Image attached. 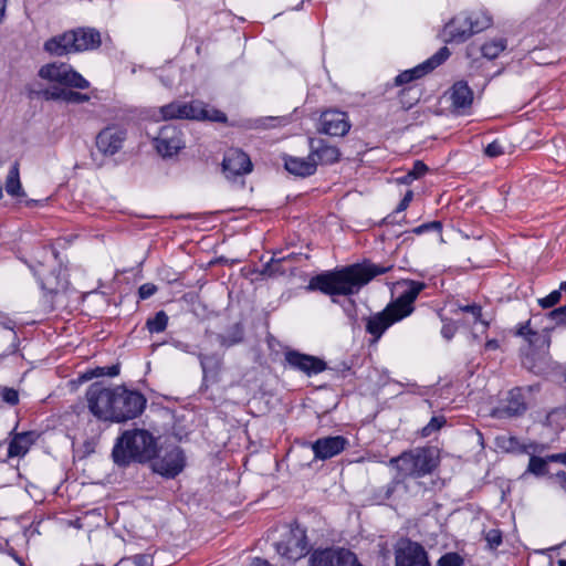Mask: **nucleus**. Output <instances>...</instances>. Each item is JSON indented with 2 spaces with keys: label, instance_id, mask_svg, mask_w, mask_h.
I'll return each instance as SVG.
<instances>
[{
  "label": "nucleus",
  "instance_id": "obj_1",
  "mask_svg": "<svg viewBox=\"0 0 566 566\" xmlns=\"http://www.w3.org/2000/svg\"><path fill=\"white\" fill-rule=\"evenodd\" d=\"M387 271L376 264H353L336 271L325 272L311 279L307 290H318L331 296L352 295L378 274Z\"/></svg>",
  "mask_w": 566,
  "mask_h": 566
},
{
  "label": "nucleus",
  "instance_id": "obj_2",
  "mask_svg": "<svg viewBox=\"0 0 566 566\" xmlns=\"http://www.w3.org/2000/svg\"><path fill=\"white\" fill-rule=\"evenodd\" d=\"M405 284L407 289L392 304L388 305L382 312L368 318L366 329L375 336V340L379 339L389 326L405 318L412 312V304L424 287L423 283L416 281H408Z\"/></svg>",
  "mask_w": 566,
  "mask_h": 566
},
{
  "label": "nucleus",
  "instance_id": "obj_3",
  "mask_svg": "<svg viewBox=\"0 0 566 566\" xmlns=\"http://www.w3.org/2000/svg\"><path fill=\"white\" fill-rule=\"evenodd\" d=\"M156 441L145 429L126 430L117 439L113 449L114 462L126 465L130 461L144 462L154 458Z\"/></svg>",
  "mask_w": 566,
  "mask_h": 566
},
{
  "label": "nucleus",
  "instance_id": "obj_4",
  "mask_svg": "<svg viewBox=\"0 0 566 566\" xmlns=\"http://www.w3.org/2000/svg\"><path fill=\"white\" fill-rule=\"evenodd\" d=\"M158 118L161 119H196L226 122V115L212 107H208L200 101L189 103L174 102L158 109Z\"/></svg>",
  "mask_w": 566,
  "mask_h": 566
},
{
  "label": "nucleus",
  "instance_id": "obj_5",
  "mask_svg": "<svg viewBox=\"0 0 566 566\" xmlns=\"http://www.w3.org/2000/svg\"><path fill=\"white\" fill-rule=\"evenodd\" d=\"M276 553L287 562H295L308 553V542L304 528L295 525L283 526L274 544Z\"/></svg>",
  "mask_w": 566,
  "mask_h": 566
},
{
  "label": "nucleus",
  "instance_id": "obj_6",
  "mask_svg": "<svg viewBox=\"0 0 566 566\" xmlns=\"http://www.w3.org/2000/svg\"><path fill=\"white\" fill-rule=\"evenodd\" d=\"M390 465H395L402 476H422L430 473L437 465L429 449L418 448L392 458Z\"/></svg>",
  "mask_w": 566,
  "mask_h": 566
},
{
  "label": "nucleus",
  "instance_id": "obj_7",
  "mask_svg": "<svg viewBox=\"0 0 566 566\" xmlns=\"http://www.w3.org/2000/svg\"><path fill=\"white\" fill-rule=\"evenodd\" d=\"M145 407L146 399L142 394L120 386L115 387L113 422L119 423L132 420L142 415Z\"/></svg>",
  "mask_w": 566,
  "mask_h": 566
},
{
  "label": "nucleus",
  "instance_id": "obj_8",
  "mask_svg": "<svg viewBox=\"0 0 566 566\" xmlns=\"http://www.w3.org/2000/svg\"><path fill=\"white\" fill-rule=\"evenodd\" d=\"M86 401L90 411L97 419L113 422L115 387H104L95 382L86 391Z\"/></svg>",
  "mask_w": 566,
  "mask_h": 566
},
{
  "label": "nucleus",
  "instance_id": "obj_9",
  "mask_svg": "<svg viewBox=\"0 0 566 566\" xmlns=\"http://www.w3.org/2000/svg\"><path fill=\"white\" fill-rule=\"evenodd\" d=\"M39 76L49 82L80 90H85L90 86L88 81L66 63L54 62L45 64L39 70Z\"/></svg>",
  "mask_w": 566,
  "mask_h": 566
},
{
  "label": "nucleus",
  "instance_id": "obj_10",
  "mask_svg": "<svg viewBox=\"0 0 566 566\" xmlns=\"http://www.w3.org/2000/svg\"><path fill=\"white\" fill-rule=\"evenodd\" d=\"M308 566H363L357 555L345 548L316 549L308 557Z\"/></svg>",
  "mask_w": 566,
  "mask_h": 566
},
{
  "label": "nucleus",
  "instance_id": "obj_11",
  "mask_svg": "<svg viewBox=\"0 0 566 566\" xmlns=\"http://www.w3.org/2000/svg\"><path fill=\"white\" fill-rule=\"evenodd\" d=\"M153 470L166 478H175L185 468V455L178 447L159 453L151 463Z\"/></svg>",
  "mask_w": 566,
  "mask_h": 566
},
{
  "label": "nucleus",
  "instance_id": "obj_12",
  "mask_svg": "<svg viewBox=\"0 0 566 566\" xmlns=\"http://www.w3.org/2000/svg\"><path fill=\"white\" fill-rule=\"evenodd\" d=\"M396 566H430L424 548L411 541L400 542L395 554Z\"/></svg>",
  "mask_w": 566,
  "mask_h": 566
},
{
  "label": "nucleus",
  "instance_id": "obj_13",
  "mask_svg": "<svg viewBox=\"0 0 566 566\" xmlns=\"http://www.w3.org/2000/svg\"><path fill=\"white\" fill-rule=\"evenodd\" d=\"M450 55L448 48H441L433 56L424 61L423 63L401 72L396 76L395 83L397 85L409 83L413 80L420 78L424 76L427 73L434 70L439 66L443 61H446Z\"/></svg>",
  "mask_w": 566,
  "mask_h": 566
},
{
  "label": "nucleus",
  "instance_id": "obj_14",
  "mask_svg": "<svg viewBox=\"0 0 566 566\" xmlns=\"http://www.w3.org/2000/svg\"><path fill=\"white\" fill-rule=\"evenodd\" d=\"M184 146L181 133L171 125L164 126L155 138V147L163 157L176 155Z\"/></svg>",
  "mask_w": 566,
  "mask_h": 566
},
{
  "label": "nucleus",
  "instance_id": "obj_15",
  "mask_svg": "<svg viewBox=\"0 0 566 566\" xmlns=\"http://www.w3.org/2000/svg\"><path fill=\"white\" fill-rule=\"evenodd\" d=\"M126 139V133L118 126H107L96 136V147L107 156L115 155Z\"/></svg>",
  "mask_w": 566,
  "mask_h": 566
},
{
  "label": "nucleus",
  "instance_id": "obj_16",
  "mask_svg": "<svg viewBox=\"0 0 566 566\" xmlns=\"http://www.w3.org/2000/svg\"><path fill=\"white\" fill-rule=\"evenodd\" d=\"M322 132L331 136H344L350 128L346 113L340 111H326L321 115Z\"/></svg>",
  "mask_w": 566,
  "mask_h": 566
},
{
  "label": "nucleus",
  "instance_id": "obj_17",
  "mask_svg": "<svg viewBox=\"0 0 566 566\" xmlns=\"http://www.w3.org/2000/svg\"><path fill=\"white\" fill-rule=\"evenodd\" d=\"M452 112L462 114L473 102V92L464 81L455 82L447 92Z\"/></svg>",
  "mask_w": 566,
  "mask_h": 566
},
{
  "label": "nucleus",
  "instance_id": "obj_18",
  "mask_svg": "<svg viewBox=\"0 0 566 566\" xmlns=\"http://www.w3.org/2000/svg\"><path fill=\"white\" fill-rule=\"evenodd\" d=\"M252 163L247 154L239 149H231L223 159V170L228 178L249 174Z\"/></svg>",
  "mask_w": 566,
  "mask_h": 566
},
{
  "label": "nucleus",
  "instance_id": "obj_19",
  "mask_svg": "<svg viewBox=\"0 0 566 566\" xmlns=\"http://www.w3.org/2000/svg\"><path fill=\"white\" fill-rule=\"evenodd\" d=\"M347 446V440L344 437H325L317 439L312 444L315 459L326 460L339 454Z\"/></svg>",
  "mask_w": 566,
  "mask_h": 566
},
{
  "label": "nucleus",
  "instance_id": "obj_20",
  "mask_svg": "<svg viewBox=\"0 0 566 566\" xmlns=\"http://www.w3.org/2000/svg\"><path fill=\"white\" fill-rule=\"evenodd\" d=\"M285 359L291 367L298 369L308 376L322 373L326 368L323 360L297 352L286 353Z\"/></svg>",
  "mask_w": 566,
  "mask_h": 566
},
{
  "label": "nucleus",
  "instance_id": "obj_21",
  "mask_svg": "<svg viewBox=\"0 0 566 566\" xmlns=\"http://www.w3.org/2000/svg\"><path fill=\"white\" fill-rule=\"evenodd\" d=\"M526 405L520 389H513L509 392L506 400L495 408L492 412L494 417L504 418L523 413Z\"/></svg>",
  "mask_w": 566,
  "mask_h": 566
},
{
  "label": "nucleus",
  "instance_id": "obj_22",
  "mask_svg": "<svg viewBox=\"0 0 566 566\" xmlns=\"http://www.w3.org/2000/svg\"><path fill=\"white\" fill-rule=\"evenodd\" d=\"M72 44L74 52H82L97 49L101 45V34L91 28L72 30Z\"/></svg>",
  "mask_w": 566,
  "mask_h": 566
},
{
  "label": "nucleus",
  "instance_id": "obj_23",
  "mask_svg": "<svg viewBox=\"0 0 566 566\" xmlns=\"http://www.w3.org/2000/svg\"><path fill=\"white\" fill-rule=\"evenodd\" d=\"M471 35L465 13L454 17L443 29V38L447 42H463Z\"/></svg>",
  "mask_w": 566,
  "mask_h": 566
},
{
  "label": "nucleus",
  "instance_id": "obj_24",
  "mask_svg": "<svg viewBox=\"0 0 566 566\" xmlns=\"http://www.w3.org/2000/svg\"><path fill=\"white\" fill-rule=\"evenodd\" d=\"M36 434L32 431L20 432L12 436L8 448V457L21 458L24 457L30 450L31 446L35 442Z\"/></svg>",
  "mask_w": 566,
  "mask_h": 566
},
{
  "label": "nucleus",
  "instance_id": "obj_25",
  "mask_svg": "<svg viewBox=\"0 0 566 566\" xmlns=\"http://www.w3.org/2000/svg\"><path fill=\"white\" fill-rule=\"evenodd\" d=\"M317 166L316 159L312 153L306 158L300 157H287L285 159V168L289 172L300 176L306 177L311 176L315 172Z\"/></svg>",
  "mask_w": 566,
  "mask_h": 566
},
{
  "label": "nucleus",
  "instance_id": "obj_26",
  "mask_svg": "<svg viewBox=\"0 0 566 566\" xmlns=\"http://www.w3.org/2000/svg\"><path fill=\"white\" fill-rule=\"evenodd\" d=\"M72 36L71 31L53 36L44 43V50L50 54L57 56L75 53L72 44Z\"/></svg>",
  "mask_w": 566,
  "mask_h": 566
},
{
  "label": "nucleus",
  "instance_id": "obj_27",
  "mask_svg": "<svg viewBox=\"0 0 566 566\" xmlns=\"http://www.w3.org/2000/svg\"><path fill=\"white\" fill-rule=\"evenodd\" d=\"M4 189L7 193L12 198H24L25 191L23 190L21 180H20V167L19 163L14 161L8 171L4 181Z\"/></svg>",
  "mask_w": 566,
  "mask_h": 566
},
{
  "label": "nucleus",
  "instance_id": "obj_28",
  "mask_svg": "<svg viewBox=\"0 0 566 566\" xmlns=\"http://www.w3.org/2000/svg\"><path fill=\"white\" fill-rule=\"evenodd\" d=\"M467 14V20L471 34L479 33L492 24V19L483 11H472Z\"/></svg>",
  "mask_w": 566,
  "mask_h": 566
},
{
  "label": "nucleus",
  "instance_id": "obj_29",
  "mask_svg": "<svg viewBox=\"0 0 566 566\" xmlns=\"http://www.w3.org/2000/svg\"><path fill=\"white\" fill-rule=\"evenodd\" d=\"M312 155L314 156V159H316L317 164H333L339 158L338 149L331 145H322L312 151Z\"/></svg>",
  "mask_w": 566,
  "mask_h": 566
},
{
  "label": "nucleus",
  "instance_id": "obj_30",
  "mask_svg": "<svg viewBox=\"0 0 566 566\" xmlns=\"http://www.w3.org/2000/svg\"><path fill=\"white\" fill-rule=\"evenodd\" d=\"M506 48V42L502 38L492 39L486 41L481 46V53L484 57L492 60L497 57Z\"/></svg>",
  "mask_w": 566,
  "mask_h": 566
},
{
  "label": "nucleus",
  "instance_id": "obj_31",
  "mask_svg": "<svg viewBox=\"0 0 566 566\" xmlns=\"http://www.w3.org/2000/svg\"><path fill=\"white\" fill-rule=\"evenodd\" d=\"M168 316L165 312H158L154 318L148 319L147 327L150 333L164 332L167 327Z\"/></svg>",
  "mask_w": 566,
  "mask_h": 566
},
{
  "label": "nucleus",
  "instance_id": "obj_32",
  "mask_svg": "<svg viewBox=\"0 0 566 566\" xmlns=\"http://www.w3.org/2000/svg\"><path fill=\"white\" fill-rule=\"evenodd\" d=\"M118 373H119V368L117 366H112V367H108V368L97 367L95 369H91V370L85 371L81 376V379L82 380H91L94 377H101V376H104V375L117 376Z\"/></svg>",
  "mask_w": 566,
  "mask_h": 566
},
{
  "label": "nucleus",
  "instance_id": "obj_33",
  "mask_svg": "<svg viewBox=\"0 0 566 566\" xmlns=\"http://www.w3.org/2000/svg\"><path fill=\"white\" fill-rule=\"evenodd\" d=\"M547 469V460L538 457H532L528 463V472L535 475H544Z\"/></svg>",
  "mask_w": 566,
  "mask_h": 566
},
{
  "label": "nucleus",
  "instance_id": "obj_34",
  "mask_svg": "<svg viewBox=\"0 0 566 566\" xmlns=\"http://www.w3.org/2000/svg\"><path fill=\"white\" fill-rule=\"evenodd\" d=\"M484 539L490 549H495L502 544V532L497 528L485 531Z\"/></svg>",
  "mask_w": 566,
  "mask_h": 566
},
{
  "label": "nucleus",
  "instance_id": "obj_35",
  "mask_svg": "<svg viewBox=\"0 0 566 566\" xmlns=\"http://www.w3.org/2000/svg\"><path fill=\"white\" fill-rule=\"evenodd\" d=\"M426 171L427 166L422 161H417L415 163L412 170H410L405 177L401 178V181L407 184L423 176Z\"/></svg>",
  "mask_w": 566,
  "mask_h": 566
},
{
  "label": "nucleus",
  "instance_id": "obj_36",
  "mask_svg": "<svg viewBox=\"0 0 566 566\" xmlns=\"http://www.w3.org/2000/svg\"><path fill=\"white\" fill-rule=\"evenodd\" d=\"M438 566H463V558L457 553H447L440 557Z\"/></svg>",
  "mask_w": 566,
  "mask_h": 566
},
{
  "label": "nucleus",
  "instance_id": "obj_37",
  "mask_svg": "<svg viewBox=\"0 0 566 566\" xmlns=\"http://www.w3.org/2000/svg\"><path fill=\"white\" fill-rule=\"evenodd\" d=\"M63 101L66 103L81 104L88 102L90 96L87 94L65 90V93L63 94Z\"/></svg>",
  "mask_w": 566,
  "mask_h": 566
},
{
  "label": "nucleus",
  "instance_id": "obj_38",
  "mask_svg": "<svg viewBox=\"0 0 566 566\" xmlns=\"http://www.w3.org/2000/svg\"><path fill=\"white\" fill-rule=\"evenodd\" d=\"M560 297H562L560 291L555 290V291L551 292L547 296L539 298L538 304L543 308H549V307H553L554 305H556L559 302Z\"/></svg>",
  "mask_w": 566,
  "mask_h": 566
},
{
  "label": "nucleus",
  "instance_id": "obj_39",
  "mask_svg": "<svg viewBox=\"0 0 566 566\" xmlns=\"http://www.w3.org/2000/svg\"><path fill=\"white\" fill-rule=\"evenodd\" d=\"M1 398L4 402L14 406L19 402V394L13 388H2L0 391Z\"/></svg>",
  "mask_w": 566,
  "mask_h": 566
},
{
  "label": "nucleus",
  "instance_id": "obj_40",
  "mask_svg": "<svg viewBox=\"0 0 566 566\" xmlns=\"http://www.w3.org/2000/svg\"><path fill=\"white\" fill-rule=\"evenodd\" d=\"M446 420L443 417H433L430 422L422 429V434L424 437L430 436L432 432L439 430Z\"/></svg>",
  "mask_w": 566,
  "mask_h": 566
},
{
  "label": "nucleus",
  "instance_id": "obj_41",
  "mask_svg": "<svg viewBox=\"0 0 566 566\" xmlns=\"http://www.w3.org/2000/svg\"><path fill=\"white\" fill-rule=\"evenodd\" d=\"M484 151H485L486 156H489L491 158H494V157H497V156L502 155L504 153V148H503L501 143L495 140V142L490 143L485 147Z\"/></svg>",
  "mask_w": 566,
  "mask_h": 566
},
{
  "label": "nucleus",
  "instance_id": "obj_42",
  "mask_svg": "<svg viewBox=\"0 0 566 566\" xmlns=\"http://www.w3.org/2000/svg\"><path fill=\"white\" fill-rule=\"evenodd\" d=\"M430 229H436L438 231L439 238L441 239V234H440L441 224L438 221H433V222H430V223L421 224V226L415 228L412 231L416 234H421L424 231L430 230Z\"/></svg>",
  "mask_w": 566,
  "mask_h": 566
},
{
  "label": "nucleus",
  "instance_id": "obj_43",
  "mask_svg": "<svg viewBox=\"0 0 566 566\" xmlns=\"http://www.w3.org/2000/svg\"><path fill=\"white\" fill-rule=\"evenodd\" d=\"M156 291H157L156 285H154L151 283H145L139 287L138 294H139L140 298L146 300V298L150 297L151 295H154L156 293Z\"/></svg>",
  "mask_w": 566,
  "mask_h": 566
},
{
  "label": "nucleus",
  "instance_id": "obj_44",
  "mask_svg": "<svg viewBox=\"0 0 566 566\" xmlns=\"http://www.w3.org/2000/svg\"><path fill=\"white\" fill-rule=\"evenodd\" d=\"M549 316L556 323H564L566 321V304L564 306L553 310L549 313Z\"/></svg>",
  "mask_w": 566,
  "mask_h": 566
},
{
  "label": "nucleus",
  "instance_id": "obj_45",
  "mask_svg": "<svg viewBox=\"0 0 566 566\" xmlns=\"http://www.w3.org/2000/svg\"><path fill=\"white\" fill-rule=\"evenodd\" d=\"M65 93V90L63 88H54V90H48L44 92V95L48 99H61L63 101V94Z\"/></svg>",
  "mask_w": 566,
  "mask_h": 566
},
{
  "label": "nucleus",
  "instance_id": "obj_46",
  "mask_svg": "<svg viewBox=\"0 0 566 566\" xmlns=\"http://www.w3.org/2000/svg\"><path fill=\"white\" fill-rule=\"evenodd\" d=\"M518 336H523L525 338H527L530 342L531 338L530 336L531 335H534L535 333H533L530 328V322H526L525 324L521 325V327L517 329V333H516Z\"/></svg>",
  "mask_w": 566,
  "mask_h": 566
},
{
  "label": "nucleus",
  "instance_id": "obj_47",
  "mask_svg": "<svg viewBox=\"0 0 566 566\" xmlns=\"http://www.w3.org/2000/svg\"><path fill=\"white\" fill-rule=\"evenodd\" d=\"M462 311L470 312L475 321H479L481 317V307L478 305H467L461 307Z\"/></svg>",
  "mask_w": 566,
  "mask_h": 566
},
{
  "label": "nucleus",
  "instance_id": "obj_48",
  "mask_svg": "<svg viewBox=\"0 0 566 566\" xmlns=\"http://www.w3.org/2000/svg\"><path fill=\"white\" fill-rule=\"evenodd\" d=\"M454 332H455V327L452 324H444L441 329L443 337L447 339L452 338V336L454 335Z\"/></svg>",
  "mask_w": 566,
  "mask_h": 566
},
{
  "label": "nucleus",
  "instance_id": "obj_49",
  "mask_svg": "<svg viewBox=\"0 0 566 566\" xmlns=\"http://www.w3.org/2000/svg\"><path fill=\"white\" fill-rule=\"evenodd\" d=\"M412 197H413L412 191H408L399 205V210H405L408 207V205L410 203V201L412 200Z\"/></svg>",
  "mask_w": 566,
  "mask_h": 566
},
{
  "label": "nucleus",
  "instance_id": "obj_50",
  "mask_svg": "<svg viewBox=\"0 0 566 566\" xmlns=\"http://www.w3.org/2000/svg\"><path fill=\"white\" fill-rule=\"evenodd\" d=\"M547 460L566 464V452L552 454L547 458Z\"/></svg>",
  "mask_w": 566,
  "mask_h": 566
},
{
  "label": "nucleus",
  "instance_id": "obj_51",
  "mask_svg": "<svg viewBox=\"0 0 566 566\" xmlns=\"http://www.w3.org/2000/svg\"><path fill=\"white\" fill-rule=\"evenodd\" d=\"M556 480L558 481L562 489L566 491V473L560 471L556 474Z\"/></svg>",
  "mask_w": 566,
  "mask_h": 566
},
{
  "label": "nucleus",
  "instance_id": "obj_52",
  "mask_svg": "<svg viewBox=\"0 0 566 566\" xmlns=\"http://www.w3.org/2000/svg\"><path fill=\"white\" fill-rule=\"evenodd\" d=\"M250 566H271L266 560L261 558H255Z\"/></svg>",
  "mask_w": 566,
  "mask_h": 566
},
{
  "label": "nucleus",
  "instance_id": "obj_53",
  "mask_svg": "<svg viewBox=\"0 0 566 566\" xmlns=\"http://www.w3.org/2000/svg\"><path fill=\"white\" fill-rule=\"evenodd\" d=\"M7 8V0H0V22L3 20Z\"/></svg>",
  "mask_w": 566,
  "mask_h": 566
},
{
  "label": "nucleus",
  "instance_id": "obj_54",
  "mask_svg": "<svg viewBox=\"0 0 566 566\" xmlns=\"http://www.w3.org/2000/svg\"><path fill=\"white\" fill-rule=\"evenodd\" d=\"M497 346H499V344L495 339H491V340L486 342V344H485V347L488 349H496Z\"/></svg>",
  "mask_w": 566,
  "mask_h": 566
},
{
  "label": "nucleus",
  "instance_id": "obj_55",
  "mask_svg": "<svg viewBox=\"0 0 566 566\" xmlns=\"http://www.w3.org/2000/svg\"><path fill=\"white\" fill-rule=\"evenodd\" d=\"M558 291H560V292H562V291L566 292V282H563V283L560 284V286H559V290H558Z\"/></svg>",
  "mask_w": 566,
  "mask_h": 566
},
{
  "label": "nucleus",
  "instance_id": "obj_56",
  "mask_svg": "<svg viewBox=\"0 0 566 566\" xmlns=\"http://www.w3.org/2000/svg\"><path fill=\"white\" fill-rule=\"evenodd\" d=\"M3 197L2 186L0 185V199Z\"/></svg>",
  "mask_w": 566,
  "mask_h": 566
},
{
  "label": "nucleus",
  "instance_id": "obj_57",
  "mask_svg": "<svg viewBox=\"0 0 566 566\" xmlns=\"http://www.w3.org/2000/svg\"><path fill=\"white\" fill-rule=\"evenodd\" d=\"M559 566H566V560H559Z\"/></svg>",
  "mask_w": 566,
  "mask_h": 566
}]
</instances>
